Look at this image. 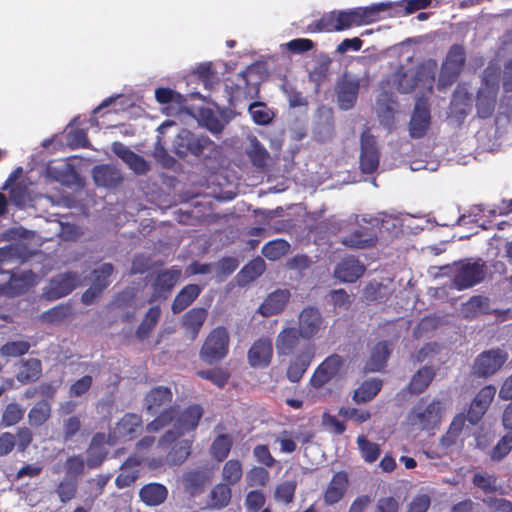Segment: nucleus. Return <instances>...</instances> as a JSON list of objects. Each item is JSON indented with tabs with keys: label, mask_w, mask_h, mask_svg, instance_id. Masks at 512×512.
Wrapping results in <instances>:
<instances>
[{
	"label": "nucleus",
	"mask_w": 512,
	"mask_h": 512,
	"mask_svg": "<svg viewBox=\"0 0 512 512\" xmlns=\"http://www.w3.org/2000/svg\"><path fill=\"white\" fill-rule=\"evenodd\" d=\"M80 284L78 277L72 273H65L54 277L44 291L49 300H56L69 294Z\"/></svg>",
	"instance_id": "nucleus-13"
},
{
	"label": "nucleus",
	"mask_w": 512,
	"mask_h": 512,
	"mask_svg": "<svg viewBox=\"0 0 512 512\" xmlns=\"http://www.w3.org/2000/svg\"><path fill=\"white\" fill-rule=\"evenodd\" d=\"M471 97L464 88H458L451 101V113L456 117L465 116L471 109Z\"/></svg>",
	"instance_id": "nucleus-38"
},
{
	"label": "nucleus",
	"mask_w": 512,
	"mask_h": 512,
	"mask_svg": "<svg viewBox=\"0 0 512 512\" xmlns=\"http://www.w3.org/2000/svg\"><path fill=\"white\" fill-rule=\"evenodd\" d=\"M41 375V363L38 359H29L22 363L17 379L22 383L37 380Z\"/></svg>",
	"instance_id": "nucleus-40"
},
{
	"label": "nucleus",
	"mask_w": 512,
	"mask_h": 512,
	"mask_svg": "<svg viewBox=\"0 0 512 512\" xmlns=\"http://www.w3.org/2000/svg\"><path fill=\"white\" fill-rule=\"evenodd\" d=\"M344 360L341 356L333 354L328 356L315 370L310 379V384L316 389L323 387L328 382L337 379L343 373Z\"/></svg>",
	"instance_id": "nucleus-9"
},
{
	"label": "nucleus",
	"mask_w": 512,
	"mask_h": 512,
	"mask_svg": "<svg viewBox=\"0 0 512 512\" xmlns=\"http://www.w3.org/2000/svg\"><path fill=\"white\" fill-rule=\"evenodd\" d=\"M370 221L373 225L380 226L388 232H398L405 222V217L394 213L382 212Z\"/></svg>",
	"instance_id": "nucleus-36"
},
{
	"label": "nucleus",
	"mask_w": 512,
	"mask_h": 512,
	"mask_svg": "<svg viewBox=\"0 0 512 512\" xmlns=\"http://www.w3.org/2000/svg\"><path fill=\"white\" fill-rule=\"evenodd\" d=\"M249 144L246 148V153L253 164L257 167H263L268 159V152L259 143L256 137L252 136L248 138Z\"/></svg>",
	"instance_id": "nucleus-43"
},
{
	"label": "nucleus",
	"mask_w": 512,
	"mask_h": 512,
	"mask_svg": "<svg viewBox=\"0 0 512 512\" xmlns=\"http://www.w3.org/2000/svg\"><path fill=\"white\" fill-rule=\"evenodd\" d=\"M209 144V139L204 136H195L188 130H181L174 142L176 154L186 155L187 152L198 155Z\"/></svg>",
	"instance_id": "nucleus-14"
},
{
	"label": "nucleus",
	"mask_w": 512,
	"mask_h": 512,
	"mask_svg": "<svg viewBox=\"0 0 512 512\" xmlns=\"http://www.w3.org/2000/svg\"><path fill=\"white\" fill-rule=\"evenodd\" d=\"M156 100L161 104H168L166 107L168 114L179 113L184 109V98L171 89L158 88L155 91Z\"/></svg>",
	"instance_id": "nucleus-27"
},
{
	"label": "nucleus",
	"mask_w": 512,
	"mask_h": 512,
	"mask_svg": "<svg viewBox=\"0 0 512 512\" xmlns=\"http://www.w3.org/2000/svg\"><path fill=\"white\" fill-rule=\"evenodd\" d=\"M249 113L256 124L266 125L271 122L274 113L266 104L261 102L252 103L249 106Z\"/></svg>",
	"instance_id": "nucleus-50"
},
{
	"label": "nucleus",
	"mask_w": 512,
	"mask_h": 512,
	"mask_svg": "<svg viewBox=\"0 0 512 512\" xmlns=\"http://www.w3.org/2000/svg\"><path fill=\"white\" fill-rule=\"evenodd\" d=\"M365 271V267L353 257L345 258L337 264L334 276L341 282L352 283L359 279Z\"/></svg>",
	"instance_id": "nucleus-22"
},
{
	"label": "nucleus",
	"mask_w": 512,
	"mask_h": 512,
	"mask_svg": "<svg viewBox=\"0 0 512 512\" xmlns=\"http://www.w3.org/2000/svg\"><path fill=\"white\" fill-rule=\"evenodd\" d=\"M198 375L201 378L211 381L213 384L219 387H223L228 380V374L221 368H213L205 371H199Z\"/></svg>",
	"instance_id": "nucleus-64"
},
{
	"label": "nucleus",
	"mask_w": 512,
	"mask_h": 512,
	"mask_svg": "<svg viewBox=\"0 0 512 512\" xmlns=\"http://www.w3.org/2000/svg\"><path fill=\"white\" fill-rule=\"evenodd\" d=\"M464 50L460 46H453L445 62L443 63L441 74L439 77V85L444 87L451 84L459 74L464 64Z\"/></svg>",
	"instance_id": "nucleus-12"
},
{
	"label": "nucleus",
	"mask_w": 512,
	"mask_h": 512,
	"mask_svg": "<svg viewBox=\"0 0 512 512\" xmlns=\"http://www.w3.org/2000/svg\"><path fill=\"white\" fill-rule=\"evenodd\" d=\"M159 317H160L159 307L150 308L148 310V312L146 313L145 318L142 321L141 325L139 326L138 334L141 337H145L150 332V330L156 325Z\"/></svg>",
	"instance_id": "nucleus-61"
},
{
	"label": "nucleus",
	"mask_w": 512,
	"mask_h": 512,
	"mask_svg": "<svg viewBox=\"0 0 512 512\" xmlns=\"http://www.w3.org/2000/svg\"><path fill=\"white\" fill-rule=\"evenodd\" d=\"M265 270V262L262 258L257 257L250 261L239 274L240 282L246 284L259 277Z\"/></svg>",
	"instance_id": "nucleus-46"
},
{
	"label": "nucleus",
	"mask_w": 512,
	"mask_h": 512,
	"mask_svg": "<svg viewBox=\"0 0 512 512\" xmlns=\"http://www.w3.org/2000/svg\"><path fill=\"white\" fill-rule=\"evenodd\" d=\"M39 281V277L30 270L13 273L10 276L9 288L16 294L23 293L29 287L35 285Z\"/></svg>",
	"instance_id": "nucleus-31"
},
{
	"label": "nucleus",
	"mask_w": 512,
	"mask_h": 512,
	"mask_svg": "<svg viewBox=\"0 0 512 512\" xmlns=\"http://www.w3.org/2000/svg\"><path fill=\"white\" fill-rule=\"evenodd\" d=\"M50 406L47 402L37 403L29 412L28 418L31 425H42L50 417Z\"/></svg>",
	"instance_id": "nucleus-54"
},
{
	"label": "nucleus",
	"mask_w": 512,
	"mask_h": 512,
	"mask_svg": "<svg viewBox=\"0 0 512 512\" xmlns=\"http://www.w3.org/2000/svg\"><path fill=\"white\" fill-rule=\"evenodd\" d=\"M199 117V122L211 132L219 133L223 129L221 121L216 117V115L212 111L208 109H203L200 111Z\"/></svg>",
	"instance_id": "nucleus-60"
},
{
	"label": "nucleus",
	"mask_w": 512,
	"mask_h": 512,
	"mask_svg": "<svg viewBox=\"0 0 512 512\" xmlns=\"http://www.w3.org/2000/svg\"><path fill=\"white\" fill-rule=\"evenodd\" d=\"M269 480V472L261 467H254L246 474L247 484L251 487L264 486Z\"/></svg>",
	"instance_id": "nucleus-62"
},
{
	"label": "nucleus",
	"mask_w": 512,
	"mask_h": 512,
	"mask_svg": "<svg viewBox=\"0 0 512 512\" xmlns=\"http://www.w3.org/2000/svg\"><path fill=\"white\" fill-rule=\"evenodd\" d=\"M376 111L380 121L390 128L394 124L395 103L387 94H381L376 102Z\"/></svg>",
	"instance_id": "nucleus-32"
},
{
	"label": "nucleus",
	"mask_w": 512,
	"mask_h": 512,
	"mask_svg": "<svg viewBox=\"0 0 512 512\" xmlns=\"http://www.w3.org/2000/svg\"><path fill=\"white\" fill-rule=\"evenodd\" d=\"M434 377V371L431 367H423L413 377L410 383V390L414 393H421L425 390Z\"/></svg>",
	"instance_id": "nucleus-49"
},
{
	"label": "nucleus",
	"mask_w": 512,
	"mask_h": 512,
	"mask_svg": "<svg viewBox=\"0 0 512 512\" xmlns=\"http://www.w3.org/2000/svg\"><path fill=\"white\" fill-rule=\"evenodd\" d=\"M228 343L229 336L226 329L223 327L215 328L210 332L201 348V359L208 364L220 361L227 355Z\"/></svg>",
	"instance_id": "nucleus-6"
},
{
	"label": "nucleus",
	"mask_w": 512,
	"mask_h": 512,
	"mask_svg": "<svg viewBox=\"0 0 512 512\" xmlns=\"http://www.w3.org/2000/svg\"><path fill=\"white\" fill-rule=\"evenodd\" d=\"M113 272V267L109 263H104L99 266L98 269L94 270V278L92 286L97 288V291H101L106 288L109 284L108 278Z\"/></svg>",
	"instance_id": "nucleus-57"
},
{
	"label": "nucleus",
	"mask_w": 512,
	"mask_h": 512,
	"mask_svg": "<svg viewBox=\"0 0 512 512\" xmlns=\"http://www.w3.org/2000/svg\"><path fill=\"white\" fill-rule=\"evenodd\" d=\"M489 310V300L483 296L471 297L463 304L461 313L466 318H473L479 314L487 313Z\"/></svg>",
	"instance_id": "nucleus-39"
},
{
	"label": "nucleus",
	"mask_w": 512,
	"mask_h": 512,
	"mask_svg": "<svg viewBox=\"0 0 512 512\" xmlns=\"http://www.w3.org/2000/svg\"><path fill=\"white\" fill-rule=\"evenodd\" d=\"M512 451V433H507L501 437L496 444L488 451L491 461L499 462L503 460Z\"/></svg>",
	"instance_id": "nucleus-44"
},
{
	"label": "nucleus",
	"mask_w": 512,
	"mask_h": 512,
	"mask_svg": "<svg viewBox=\"0 0 512 512\" xmlns=\"http://www.w3.org/2000/svg\"><path fill=\"white\" fill-rule=\"evenodd\" d=\"M391 2H383L368 7H358L350 10L333 11L324 15L316 24V31H342L352 26L371 24L380 19V13L388 10Z\"/></svg>",
	"instance_id": "nucleus-2"
},
{
	"label": "nucleus",
	"mask_w": 512,
	"mask_h": 512,
	"mask_svg": "<svg viewBox=\"0 0 512 512\" xmlns=\"http://www.w3.org/2000/svg\"><path fill=\"white\" fill-rule=\"evenodd\" d=\"M105 441L103 434H97L93 437L90 448L88 450L87 463L90 467H95L101 463L106 455V450L102 447Z\"/></svg>",
	"instance_id": "nucleus-45"
},
{
	"label": "nucleus",
	"mask_w": 512,
	"mask_h": 512,
	"mask_svg": "<svg viewBox=\"0 0 512 512\" xmlns=\"http://www.w3.org/2000/svg\"><path fill=\"white\" fill-rule=\"evenodd\" d=\"M447 407L448 402L440 400L418 404L408 414L406 423L412 431L433 430L439 426Z\"/></svg>",
	"instance_id": "nucleus-3"
},
{
	"label": "nucleus",
	"mask_w": 512,
	"mask_h": 512,
	"mask_svg": "<svg viewBox=\"0 0 512 512\" xmlns=\"http://www.w3.org/2000/svg\"><path fill=\"white\" fill-rule=\"evenodd\" d=\"M389 353L390 349L386 342L377 343L371 351L370 359L366 364V369L370 372L379 371L384 366Z\"/></svg>",
	"instance_id": "nucleus-37"
},
{
	"label": "nucleus",
	"mask_w": 512,
	"mask_h": 512,
	"mask_svg": "<svg viewBox=\"0 0 512 512\" xmlns=\"http://www.w3.org/2000/svg\"><path fill=\"white\" fill-rule=\"evenodd\" d=\"M113 151L135 172L143 174L149 169L148 163L121 143L113 144Z\"/></svg>",
	"instance_id": "nucleus-26"
},
{
	"label": "nucleus",
	"mask_w": 512,
	"mask_h": 512,
	"mask_svg": "<svg viewBox=\"0 0 512 512\" xmlns=\"http://www.w3.org/2000/svg\"><path fill=\"white\" fill-rule=\"evenodd\" d=\"M473 484L485 493H491L497 489V479L488 474L477 473L473 477Z\"/></svg>",
	"instance_id": "nucleus-63"
},
{
	"label": "nucleus",
	"mask_w": 512,
	"mask_h": 512,
	"mask_svg": "<svg viewBox=\"0 0 512 512\" xmlns=\"http://www.w3.org/2000/svg\"><path fill=\"white\" fill-rule=\"evenodd\" d=\"M314 354L311 348L299 353L287 369V377L291 382H298L309 367Z\"/></svg>",
	"instance_id": "nucleus-25"
},
{
	"label": "nucleus",
	"mask_w": 512,
	"mask_h": 512,
	"mask_svg": "<svg viewBox=\"0 0 512 512\" xmlns=\"http://www.w3.org/2000/svg\"><path fill=\"white\" fill-rule=\"evenodd\" d=\"M242 476L243 468L239 460L231 459L224 464L222 469V479L225 484L234 485L240 481Z\"/></svg>",
	"instance_id": "nucleus-48"
},
{
	"label": "nucleus",
	"mask_w": 512,
	"mask_h": 512,
	"mask_svg": "<svg viewBox=\"0 0 512 512\" xmlns=\"http://www.w3.org/2000/svg\"><path fill=\"white\" fill-rule=\"evenodd\" d=\"M451 276L456 289L470 288L484 279V264L480 261H460L451 267Z\"/></svg>",
	"instance_id": "nucleus-5"
},
{
	"label": "nucleus",
	"mask_w": 512,
	"mask_h": 512,
	"mask_svg": "<svg viewBox=\"0 0 512 512\" xmlns=\"http://www.w3.org/2000/svg\"><path fill=\"white\" fill-rule=\"evenodd\" d=\"M374 237L372 234L364 231H355L348 237L343 238L342 243L352 248H366L373 244Z\"/></svg>",
	"instance_id": "nucleus-53"
},
{
	"label": "nucleus",
	"mask_w": 512,
	"mask_h": 512,
	"mask_svg": "<svg viewBox=\"0 0 512 512\" xmlns=\"http://www.w3.org/2000/svg\"><path fill=\"white\" fill-rule=\"evenodd\" d=\"M207 317V311L203 308H193L183 317V326L190 338L194 339L200 331Z\"/></svg>",
	"instance_id": "nucleus-29"
},
{
	"label": "nucleus",
	"mask_w": 512,
	"mask_h": 512,
	"mask_svg": "<svg viewBox=\"0 0 512 512\" xmlns=\"http://www.w3.org/2000/svg\"><path fill=\"white\" fill-rule=\"evenodd\" d=\"M166 487L158 483H150L140 490L141 500L150 506L160 505L167 498Z\"/></svg>",
	"instance_id": "nucleus-28"
},
{
	"label": "nucleus",
	"mask_w": 512,
	"mask_h": 512,
	"mask_svg": "<svg viewBox=\"0 0 512 512\" xmlns=\"http://www.w3.org/2000/svg\"><path fill=\"white\" fill-rule=\"evenodd\" d=\"M181 271L170 269L158 274L155 282V297H161L164 292L169 291L179 280Z\"/></svg>",
	"instance_id": "nucleus-33"
},
{
	"label": "nucleus",
	"mask_w": 512,
	"mask_h": 512,
	"mask_svg": "<svg viewBox=\"0 0 512 512\" xmlns=\"http://www.w3.org/2000/svg\"><path fill=\"white\" fill-rule=\"evenodd\" d=\"M339 415L347 420L355 422L356 424L367 422L372 416L369 410L354 407L340 408Z\"/></svg>",
	"instance_id": "nucleus-55"
},
{
	"label": "nucleus",
	"mask_w": 512,
	"mask_h": 512,
	"mask_svg": "<svg viewBox=\"0 0 512 512\" xmlns=\"http://www.w3.org/2000/svg\"><path fill=\"white\" fill-rule=\"evenodd\" d=\"M430 110L425 100L419 99L411 116L409 132L411 137L420 138L425 135L430 127Z\"/></svg>",
	"instance_id": "nucleus-17"
},
{
	"label": "nucleus",
	"mask_w": 512,
	"mask_h": 512,
	"mask_svg": "<svg viewBox=\"0 0 512 512\" xmlns=\"http://www.w3.org/2000/svg\"><path fill=\"white\" fill-rule=\"evenodd\" d=\"M290 244L283 240L277 239L270 241L262 248V254L269 260L275 261L283 257L289 252Z\"/></svg>",
	"instance_id": "nucleus-47"
},
{
	"label": "nucleus",
	"mask_w": 512,
	"mask_h": 512,
	"mask_svg": "<svg viewBox=\"0 0 512 512\" xmlns=\"http://www.w3.org/2000/svg\"><path fill=\"white\" fill-rule=\"evenodd\" d=\"M379 165V153L372 135L365 132L361 136L360 168L364 173L374 172Z\"/></svg>",
	"instance_id": "nucleus-15"
},
{
	"label": "nucleus",
	"mask_w": 512,
	"mask_h": 512,
	"mask_svg": "<svg viewBox=\"0 0 512 512\" xmlns=\"http://www.w3.org/2000/svg\"><path fill=\"white\" fill-rule=\"evenodd\" d=\"M200 287L195 284H190L184 287L174 299L172 310L175 314L180 313L188 307L194 299L200 294Z\"/></svg>",
	"instance_id": "nucleus-34"
},
{
	"label": "nucleus",
	"mask_w": 512,
	"mask_h": 512,
	"mask_svg": "<svg viewBox=\"0 0 512 512\" xmlns=\"http://www.w3.org/2000/svg\"><path fill=\"white\" fill-rule=\"evenodd\" d=\"M325 326V320L318 308L305 307L298 316V331L303 339L315 337Z\"/></svg>",
	"instance_id": "nucleus-10"
},
{
	"label": "nucleus",
	"mask_w": 512,
	"mask_h": 512,
	"mask_svg": "<svg viewBox=\"0 0 512 512\" xmlns=\"http://www.w3.org/2000/svg\"><path fill=\"white\" fill-rule=\"evenodd\" d=\"M172 393L167 387L152 389L144 400V410L157 417L147 425L149 432H157L171 424V428L162 436L158 447L168 450L167 458L172 464L182 463L191 453L192 439L183 438L186 433L196 429L203 410L198 405L189 406L182 412L168 407Z\"/></svg>",
	"instance_id": "nucleus-1"
},
{
	"label": "nucleus",
	"mask_w": 512,
	"mask_h": 512,
	"mask_svg": "<svg viewBox=\"0 0 512 512\" xmlns=\"http://www.w3.org/2000/svg\"><path fill=\"white\" fill-rule=\"evenodd\" d=\"M273 356V346L271 339L259 338L253 342L248 351V362L254 368L267 367Z\"/></svg>",
	"instance_id": "nucleus-16"
},
{
	"label": "nucleus",
	"mask_w": 512,
	"mask_h": 512,
	"mask_svg": "<svg viewBox=\"0 0 512 512\" xmlns=\"http://www.w3.org/2000/svg\"><path fill=\"white\" fill-rule=\"evenodd\" d=\"M299 331L293 327L283 328L276 337L275 347L279 355H290L299 344Z\"/></svg>",
	"instance_id": "nucleus-23"
},
{
	"label": "nucleus",
	"mask_w": 512,
	"mask_h": 512,
	"mask_svg": "<svg viewBox=\"0 0 512 512\" xmlns=\"http://www.w3.org/2000/svg\"><path fill=\"white\" fill-rule=\"evenodd\" d=\"M356 443L365 462L373 463L380 456V446L375 442L369 441L364 435H359L356 439Z\"/></svg>",
	"instance_id": "nucleus-41"
},
{
	"label": "nucleus",
	"mask_w": 512,
	"mask_h": 512,
	"mask_svg": "<svg viewBox=\"0 0 512 512\" xmlns=\"http://www.w3.org/2000/svg\"><path fill=\"white\" fill-rule=\"evenodd\" d=\"M359 79L350 75H344L338 82V102L342 109L347 110L353 107L356 102Z\"/></svg>",
	"instance_id": "nucleus-19"
},
{
	"label": "nucleus",
	"mask_w": 512,
	"mask_h": 512,
	"mask_svg": "<svg viewBox=\"0 0 512 512\" xmlns=\"http://www.w3.org/2000/svg\"><path fill=\"white\" fill-rule=\"evenodd\" d=\"M141 424L142 420L140 416L136 414H126L109 435V443L113 444L116 440L132 439L141 428Z\"/></svg>",
	"instance_id": "nucleus-18"
},
{
	"label": "nucleus",
	"mask_w": 512,
	"mask_h": 512,
	"mask_svg": "<svg viewBox=\"0 0 512 512\" xmlns=\"http://www.w3.org/2000/svg\"><path fill=\"white\" fill-rule=\"evenodd\" d=\"M499 72L497 68L488 67L484 72L483 84L477 96V111L480 117H489L495 107L498 90Z\"/></svg>",
	"instance_id": "nucleus-4"
},
{
	"label": "nucleus",
	"mask_w": 512,
	"mask_h": 512,
	"mask_svg": "<svg viewBox=\"0 0 512 512\" xmlns=\"http://www.w3.org/2000/svg\"><path fill=\"white\" fill-rule=\"evenodd\" d=\"M496 393V389L492 385L485 386L476 395L471 403L468 419L471 423H476L486 412Z\"/></svg>",
	"instance_id": "nucleus-21"
},
{
	"label": "nucleus",
	"mask_w": 512,
	"mask_h": 512,
	"mask_svg": "<svg viewBox=\"0 0 512 512\" xmlns=\"http://www.w3.org/2000/svg\"><path fill=\"white\" fill-rule=\"evenodd\" d=\"M436 64L429 61L419 67L417 72L409 71L399 79V90L408 93L414 88L430 91L434 83Z\"/></svg>",
	"instance_id": "nucleus-7"
},
{
	"label": "nucleus",
	"mask_w": 512,
	"mask_h": 512,
	"mask_svg": "<svg viewBox=\"0 0 512 512\" xmlns=\"http://www.w3.org/2000/svg\"><path fill=\"white\" fill-rule=\"evenodd\" d=\"M30 345L26 341L8 342L0 349L3 356L18 357L28 352Z\"/></svg>",
	"instance_id": "nucleus-59"
},
{
	"label": "nucleus",
	"mask_w": 512,
	"mask_h": 512,
	"mask_svg": "<svg viewBox=\"0 0 512 512\" xmlns=\"http://www.w3.org/2000/svg\"><path fill=\"white\" fill-rule=\"evenodd\" d=\"M232 439L226 434H221L215 438L211 445V453L213 457L221 461L225 459L231 449Z\"/></svg>",
	"instance_id": "nucleus-51"
},
{
	"label": "nucleus",
	"mask_w": 512,
	"mask_h": 512,
	"mask_svg": "<svg viewBox=\"0 0 512 512\" xmlns=\"http://www.w3.org/2000/svg\"><path fill=\"white\" fill-rule=\"evenodd\" d=\"M10 201L19 208H25L32 204L33 198L24 185L17 184L11 190Z\"/></svg>",
	"instance_id": "nucleus-56"
},
{
	"label": "nucleus",
	"mask_w": 512,
	"mask_h": 512,
	"mask_svg": "<svg viewBox=\"0 0 512 512\" xmlns=\"http://www.w3.org/2000/svg\"><path fill=\"white\" fill-rule=\"evenodd\" d=\"M507 357L506 353L498 349L485 351L476 358L473 372L478 376H491L503 366Z\"/></svg>",
	"instance_id": "nucleus-11"
},
{
	"label": "nucleus",
	"mask_w": 512,
	"mask_h": 512,
	"mask_svg": "<svg viewBox=\"0 0 512 512\" xmlns=\"http://www.w3.org/2000/svg\"><path fill=\"white\" fill-rule=\"evenodd\" d=\"M139 461L135 458H129L121 467V472L116 478V485L119 488L130 486L138 477Z\"/></svg>",
	"instance_id": "nucleus-35"
},
{
	"label": "nucleus",
	"mask_w": 512,
	"mask_h": 512,
	"mask_svg": "<svg viewBox=\"0 0 512 512\" xmlns=\"http://www.w3.org/2000/svg\"><path fill=\"white\" fill-rule=\"evenodd\" d=\"M471 434L470 427L465 423V417L459 414L454 417L448 431L443 435L439 442V448L443 455L452 451H460L464 446V439Z\"/></svg>",
	"instance_id": "nucleus-8"
},
{
	"label": "nucleus",
	"mask_w": 512,
	"mask_h": 512,
	"mask_svg": "<svg viewBox=\"0 0 512 512\" xmlns=\"http://www.w3.org/2000/svg\"><path fill=\"white\" fill-rule=\"evenodd\" d=\"M24 415V410L15 403L9 404L3 413L2 424L9 427L18 423Z\"/></svg>",
	"instance_id": "nucleus-58"
},
{
	"label": "nucleus",
	"mask_w": 512,
	"mask_h": 512,
	"mask_svg": "<svg viewBox=\"0 0 512 512\" xmlns=\"http://www.w3.org/2000/svg\"><path fill=\"white\" fill-rule=\"evenodd\" d=\"M382 381L376 378L363 382L353 394V401L357 404L371 401L381 390Z\"/></svg>",
	"instance_id": "nucleus-30"
},
{
	"label": "nucleus",
	"mask_w": 512,
	"mask_h": 512,
	"mask_svg": "<svg viewBox=\"0 0 512 512\" xmlns=\"http://www.w3.org/2000/svg\"><path fill=\"white\" fill-rule=\"evenodd\" d=\"M348 486V476L345 472H337L330 481L325 494V503L332 505L339 502L344 496Z\"/></svg>",
	"instance_id": "nucleus-24"
},
{
	"label": "nucleus",
	"mask_w": 512,
	"mask_h": 512,
	"mask_svg": "<svg viewBox=\"0 0 512 512\" xmlns=\"http://www.w3.org/2000/svg\"><path fill=\"white\" fill-rule=\"evenodd\" d=\"M93 177L95 182L101 186H112L120 179L118 171L108 165L95 167L93 170Z\"/></svg>",
	"instance_id": "nucleus-42"
},
{
	"label": "nucleus",
	"mask_w": 512,
	"mask_h": 512,
	"mask_svg": "<svg viewBox=\"0 0 512 512\" xmlns=\"http://www.w3.org/2000/svg\"><path fill=\"white\" fill-rule=\"evenodd\" d=\"M231 499V489L228 484L221 483L216 485L211 491V505L215 508H222L229 504Z\"/></svg>",
	"instance_id": "nucleus-52"
},
{
	"label": "nucleus",
	"mask_w": 512,
	"mask_h": 512,
	"mask_svg": "<svg viewBox=\"0 0 512 512\" xmlns=\"http://www.w3.org/2000/svg\"><path fill=\"white\" fill-rule=\"evenodd\" d=\"M290 297L291 294L289 290H276L267 296L259 307L258 312L264 317L277 315L284 310Z\"/></svg>",
	"instance_id": "nucleus-20"
}]
</instances>
